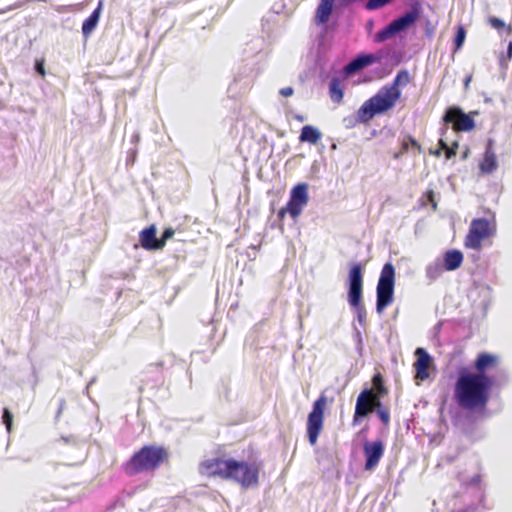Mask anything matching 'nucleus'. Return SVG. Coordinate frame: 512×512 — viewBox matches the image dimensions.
Listing matches in <instances>:
<instances>
[{"instance_id":"23","label":"nucleus","mask_w":512,"mask_h":512,"mask_svg":"<svg viewBox=\"0 0 512 512\" xmlns=\"http://www.w3.org/2000/svg\"><path fill=\"white\" fill-rule=\"evenodd\" d=\"M101 12V3L99 6L90 14V16L82 24V33L84 36H89L92 31L96 28Z\"/></svg>"},{"instance_id":"1","label":"nucleus","mask_w":512,"mask_h":512,"mask_svg":"<svg viewBox=\"0 0 512 512\" xmlns=\"http://www.w3.org/2000/svg\"><path fill=\"white\" fill-rule=\"evenodd\" d=\"M500 365V357L480 352L474 362V372L462 371L454 384L453 397L457 406L467 412H484L490 401L496 378L488 372Z\"/></svg>"},{"instance_id":"10","label":"nucleus","mask_w":512,"mask_h":512,"mask_svg":"<svg viewBox=\"0 0 512 512\" xmlns=\"http://www.w3.org/2000/svg\"><path fill=\"white\" fill-rule=\"evenodd\" d=\"M231 459L220 457L206 459L199 464V472L208 477H219L223 480H228Z\"/></svg>"},{"instance_id":"22","label":"nucleus","mask_w":512,"mask_h":512,"mask_svg":"<svg viewBox=\"0 0 512 512\" xmlns=\"http://www.w3.org/2000/svg\"><path fill=\"white\" fill-rule=\"evenodd\" d=\"M417 19L416 12H408L390 23L395 33L402 31L413 24Z\"/></svg>"},{"instance_id":"13","label":"nucleus","mask_w":512,"mask_h":512,"mask_svg":"<svg viewBox=\"0 0 512 512\" xmlns=\"http://www.w3.org/2000/svg\"><path fill=\"white\" fill-rule=\"evenodd\" d=\"M372 413L371 390L364 389L357 397L353 415V425L360 423L361 419Z\"/></svg>"},{"instance_id":"43","label":"nucleus","mask_w":512,"mask_h":512,"mask_svg":"<svg viewBox=\"0 0 512 512\" xmlns=\"http://www.w3.org/2000/svg\"><path fill=\"white\" fill-rule=\"evenodd\" d=\"M471 80H472V76H471V75H469V76H467V77H466V79H465V81H464V86H465V88H468V87H469V84H470Z\"/></svg>"},{"instance_id":"17","label":"nucleus","mask_w":512,"mask_h":512,"mask_svg":"<svg viewBox=\"0 0 512 512\" xmlns=\"http://www.w3.org/2000/svg\"><path fill=\"white\" fill-rule=\"evenodd\" d=\"M376 60L377 57L374 55H359L344 67V72L347 75H352L364 67L373 64Z\"/></svg>"},{"instance_id":"25","label":"nucleus","mask_w":512,"mask_h":512,"mask_svg":"<svg viewBox=\"0 0 512 512\" xmlns=\"http://www.w3.org/2000/svg\"><path fill=\"white\" fill-rule=\"evenodd\" d=\"M445 268L440 261L433 262L426 267V276L430 280L438 279L444 272Z\"/></svg>"},{"instance_id":"26","label":"nucleus","mask_w":512,"mask_h":512,"mask_svg":"<svg viewBox=\"0 0 512 512\" xmlns=\"http://www.w3.org/2000/svg\"><path fill=\"white\" fill-rule=\"evenodd\" d=\"M372 384L374 393H377L378 395H387L388 389L384 385L383 377L380 373H377L372 378Z\"/></svg>"},{"instance_id":"42","label":"nucleus","mask_w":512,"mask_h":512,"mask_svg":"<svg viewBox=\"0 0 512 512\" xmlns=\"http://www.w3.org/2000/svg\"><path fill=\"white\" fill-rule=\"evenodd\" d=\"M408 140H409V142H408V143H410L413 147H416L417 149H419V150H420L421 146H420V144L416 141V139H415V138H413L412 136H408Z\"/></svg>"},{"instance_id":"28","label":"nucleus","mask_w":512,"mask_h":512,"mask_svg":"<svg viewBox=\"0 0 512 512\" xmlns=\"http://www.w3.org/2000/svg\"><path fill=\"white\" fill-rule=\"evenodd\" d=\"M465 38H466V30L462 25H460L457 28V32H456V35L454 38L455 50H459L462 47V45L465 41Z\"/></svg>"},{"instance_id":"34","label":"nucleus","mask_w":512,"mask_h":512,"mask_svg":"<svg viewBox=\"0 0 512 512\" xmlns=\"http://www.w3.org/2000/svg\"><path fill=\"white\" fill-rule=\"evenodd\" d=\"M379 419L381 420V422L383 423V425L387 426L390 422V412L389 410L384 407L382 409H378V411H376Z\"/></svg>"},{"instance_id":"36","label":"nucleus","mask_w":512,"mask_h":512,"mask_svg":"<svg viewBox=\"0 0 512 512\" xmlns=\"http://www.w3.org/2000/svg\"><path fill=\"white\" fill-rule=\"evenodd\" d=\"M458 148V142H453L451 146H447L445 150V157L446 159H451L454 157L457 153Z\"/></svg>"},{"instance_id":"29","label":"nucleus","mask_w":512,"mask_h":512,"mask_svg":"<svg viewBox=\"0 0 512 512\" xmlns=\"http://www.w3.org/2000/svg\"><path fill=\"white\" fill-rule=\"evenodd\" d=\"M393 0H367L365 3V8L367 10H377L382 8L388 4H390Z\"/></svg>"},{"instance_id":"35","label":"nucleus","mask_w":512,"mask_h":512,"mask_svg":"<svg viewBox=\"0 0 512 512\" xmlns=\"http://www.w3.org/2000/svg\"><path fill=\"white\" fill-rule=\"evenodd\" d=\"M427 201L431 204L433 211L437 210V202L435 200V193L432 189H429L425 193Z\"/></svg>"},{"instance_id":"44","label":"nucleus","mask_w":512,"mask_h":512,"mask_svg":"<svg viewBox=\"0 0 512 512\" xmlns=\"http://www.w3.org/2000/svg\"><path fill=\"white\" fill-rule=\"evenodd\" d=\"M295 118H296L298 121H300V122H303V121H304V117H303V116H301V115H297Z\"/></svg>"},{"instance_id":"15","label":"nucleus","mask_w":512,"mask_h":512,"mask_svg":"<svg viewBox=\"0 0 512 512\" xmlns=\"http://www.w3.org/2000/svg\"><path fill=\"white\" fill-rule=\"evenodd\" d=\"M157 228L154 224L149 225L139 232V242L147 251L161 250L159 238L156 237Z\"/></svg>"},{"instance_id":"16","label":"nucleus","mask_w":512,"mask_h":512,"mask_svg":"<svg viewBox=\"0 0 512 512\" xmlns=\"http://www.w3.org/2000/svg\"><path fill=\"white\" fill-rule=\"evenodd\" d=\"M480 170L484 174H490L498 167L496 154L494 151V140L489 139L486 144L484 157L480 162Z\"/></svg>"},{"instance_id":"18","label":"nucleus","mask_w":512,"mask_h":512,"mask_svg":"<svg viewBox=\"0 0 512 512\" xmlns=\"http://www.w3.org/2000/svg\"><path fill=\"white\" fill-rule=\"evenodd\" d=\"M463 262V254L459 250H448L444 254V262L442 263L445 270L453 271L458 269Z\"/></svg>"},{"instance_id":"41","label":"nucleus","mask_w":512,"mask_h":512,"mask_svg":"<svg viewBox=\"0 0 512 512\" xmlns=\"http://www.w3.org/2000/svg\"><path fill=\"white\" fill-rule=\"evenodd\" d=\"M409 148V143L407 141H403L402 143V149L399 154H396L395 157L397 158L400 154L406 153Z\"/></svg>"},{"instance_id":"33","label":"nucleus","mask_w":512,"mask_h":512,"mask_svg":"<svg viewBox=\"0 0 512 512\" xmlns=\"http://www.w3.org/2000/svg\"><path fill=\"white\" fill-rule=\"evenodd\" d=\"M371 390V405H372V412L374 410L378 411V409H382L385 406L382 405L380 398L384 395H378L377 393H374V390Z\"/></svg>"},{"instance_id":"24","label":"nucleus","mask_w":512,"mask_h":512,"mask_svg":"<svg viewBox=\"0 0 512 512\" xmlns=\"http://www.w3.org/2000/svg\"><path fill=\"white\" fill-rule=\"evenodd\" d=\"M329 96L332 102L339 104L343 100V86L341 80L338 78H332L329 83Z\"/></svg>"},{"instance_id":"37","label":"nucleus","mask_w":512,"mask_h":512,"mask_svg":"<svg viewBox=\"0 0 512 512\" xmlns=\"http://www.w3.org/2000/svg\"><path fill=\"white\" fill-rule=\"evenodd\" d=\"M35 69L36 71L42 76L44 77L46 72H45V68H44V60L41 59V60H37L36 61V64H35Z\"/></svg>"},{"instance_id":"3","label":"nucleus","mask_w":512,"mask_h":512,"mask_svg":"<svg viewBox=\"0 0 512 512\" xmlns=\"http://www.w3.org/2000/svg\"><path fill=\"white\" fill-rule=\"evenodd\" d=\"M399 94L384 85L375 95L366 100L357 111L359 123H368L376 115L385 114L394 108Z\"/></svg>"},{"instance_id":"7","label":"nucleus","mask_w":512,"mask_h":512,"mask_svg":"<svg viewBox=\"0 0 512 512\" xmlns=\"http://www.w3.org/2000/svg\"><path fill=\"white\" fill-rule=\"evenodd\" d=\"M362 294L363 267L360 263H353L350 266L348 273V302L351 307L355 308L359 312V318H361L362 313H365V309L362 304Z\"/></svg>"},{"instance_id":"6","label":"nucleus","mask_w":512,"mask_h":512,"mask_svg":"<svg viewBox=\"0 0 512 512\" xmlns=\"http://www.w3.org/2000/svg\"><path fill=\"white\" fill-rule=\"evenodd\" d=\"M395 284V268L392 263H386L380 273L377 284L376 310L379 314L393 302Z\"/></svg>"},{"instance_id":"31","label":"nucleus","mask_w":512,"mask_h":512,"mask_svg":"<svg viewBox=\"0 0 512 512\" xmlns=\"http://www.w3.org/2000/svg\"><path fill=\"white\" fill-rule=\"evenodd\" d=\"M394 34H395L394 30L391 29V25L389 24L384 29H382L376 33L375 39L378 42H383V41L389 39Z\"/></svg>"},{"instance_id":"30","label":"nucleus","mask_w":512,"mask_h":512,"mask_svg":"<svg viewBox=\"0 0 512 512\" xmlns=\"http://www.w3.org/2000/svg\"><path fill=\"white\" fill-rule=\"evenodd\" d=\"M2 421L6 427L7 432L11 433L13 427V414L8 408L3 409Z\"/></svg>"},{"instance_id":"20","label":"nucleus","mask_w":512,"mask_h":512,"mask_svg":"<svg viewBox=\"0 0 512 512\" xmlns=\"http://www.w3.org/2000/svg\"><path fill=\"white\" fill-rule=\"evenodd\" d=\"M322 137V133L314 126L305 125L301 129L299 136L300 142H307L310 144H317Z\"/></svg>"},{"instance_id":"12","label":"nucleus","mask_w":512,"mask_h":512,"mask_svg":"<svg viewBox=\"0 0 512 512\" xmlns=\"http://www.w3.org/2000/svg\"><path fill=\"white\" fill-rule=\"evenodd\" d=\"M384 444L381 440L366 441L363 444V453L365 456V470H374L384 455Z\"/></svg>"},{"instance_id":"40","label":"nucleus","mask_w":512,"mask_h":512,"mask_svg":"<svg viewBox=\"0 0 512 512\" xmlns=\"http://www.w3.org/2000/svg\"><path fill=\"white\" fill-rule=\"evenodd\" d=\"M280 95H282L283 97H290L293 95L294 93V90L292 87H284V88H281L280 91H279Z\"/></svg>"},{"instance_id":"21","label":"nucleus","mask_w":512,"mask_h":512,"mask_svg":"<svg viewBox=\"0 0 512 512\" xmlns=\"http://www.w3.org/2000/svg\"><path fill=\"white\" fill-rule=\"evenodd\" d=\"M411 77L407 70L403 69L398 71L396 74L394 80L392 83L387 84L386 86L392 90L393 92H396L399 94V98L401 97V87H405L408 83H410Z\"/></svg>"},{"instance_id":"11","label":"nucleus","mask_w":512,"mask_h":512,"mask_svg":"<svg viewBox=\"0 0 512 512\" xmlns=\"http://www.w3.org/2000/svg\"><path fill=\"white\" fill-rule=\"evenodd\" d=\"M443 120L446 123H452L455 131H471L475 127L473 118L465 114L458 107H450L447 109Z\"/></svg>"},{"instance_id":"27","label":"nucleus","mask_w":512,"mask_h":512,"mask_svg":"<svg viewBox=\"0 0 512 512\" xmlns=\"http://www.w3.org/2000/svg\"><path fill=\"white\" fill-rule=\"evenodd\" d=\"M487 22L492 28L496 29L497 31L506 29L507 34L512 33V26L506 25L505 22L503 20H501L500 18H497L495 16H490L487 19Z\"/></svg>"},{"instance_id":"39","label":"nucleus","mask_w":512,"mask_h":512,"mask_svg":"<svg viewBox=\"0 0 512 512\" xmlns=\"http://www.w3.org/2000/svg\"><path fill=\"white\" fill-rule=\"evenodd\" d=\"M438 145H439V148L435 152H433V154L437 157H439L441 155V152L445 151L448 146L447 143L443 139L439 140Z\"/></svg>"},{"instance_id":"38","label":"nucleus","mask_w":512,"mask_h":512,"mask_svg":"<svg viewBox=\"0 0 512 512\" xmlns=\"http://www.w3.org/2000/svg\"><path fill=\"white\" fill-rule=\"evenodd\" d=\"M512 58V42L510 41L509 44H508V47H507V57L506 58H501L500 59V62H501V65H506L507 62Z\"/></svg>"},{"instance_id":"8","label":"nucleus","mask_w":512,"mask_h":512,"mask_svg":"<svg viewBox=\"0 0 512 512\" xmlns=\"http://www.w3.org/2000/svg\"><path fill=\"white\" fill-rule=\"evenodd\" d=\"M327 405V397L322 394L315 400L311 412L307 417V437L310 445L317 443L318 437L324 427V411Z\"/></svg>"},{"instance_id":"32","label":"nucleus","mask_w":512,"mask_h":512,"mask_svg":"<svg viewBox=\"0 0 512 512\" xmlns=\"http://www.w3.org/2000/svg\"><path fill=\"white\" fill-rule=\"evenodd\" d=\"M175 234V230L172 227L164 229L161 237L159 238L161 250L165 247L167 240L171 239Z\"/></svg>"},{"instance_id":"9","label":"nucleus","mask_w":512,"mask_h":512,"mask_svg":"<svg viewBox=\"0 0 512 512\" xmlns=\"http://www.w3.org/2000/svg\"><path fill=\"white\" fill-rule=\"evenodd\" d=\"M307 189L308 187L306 183H299L293 187L286 206L282 207L278 211V218L281 221L284 219L287 213L294 219H296L302 213L303 208L307 205L309 200Z\"/></svg>"},{"instance_id":"5","label":"nucleus","mask_w":512,"mask_h":512,"mask_svg":"<svg viewBox=\"0 0 512 512\" xmlns=\"http://www.w3.org/2000/svg\"><path fill=\"white\" fill-rule=\"evenodd\" d=\"M261 463L238 461L231 459L228 480L234 481L243 488L255 487L259 483Z\"/></svg>"},{"instance_id":"2","label":"nucleus","mask_w":512,"mask_h":512,"mask_svg":"<svg viewBox=\"0 0 512 512\" xmlns=\"http://www.w3.org/2000/svg\"><path fill=\"white\" fill-rule=\"evenodd\" d=\"M168 450L160 445H144L123 464V471L128 476L154 472L168 461Z\"/></svg>"},{"instance_id":"4","label":"nucleus","mask_w":512,"mask_h":512,"mask_svg":"<svg viewBox=\"0 0 512 512\" xmlns=\"http://www.w3.org/2000/svg\"><path fill=\"white\" fill-rule=\"evenodd\" d=\"M496 233V221L492 216L487 218H475L471 221L468 234L465 237L464 245L467 248L480 251L482 242Z\"/></svg>"},{"instance_id":"19","label":"nucleus","mask_w":512,"mask_h":512,"mask_svg":"<svg viewBox=\"0 0 512 512\" xmlns=\"http://www.w3.org/2000/svg\"><path fill=\"white\" fill-rule=\"evenodd\" d=\"M335 0H321L315 15V21L317 24H325L328 22L329 17L333 10V3Z\"/></svg>"},{"instance_id":"14","label":"nucleus","mask_w":512,"mask_h":512,"mask_svg":"<svg viewBox=\"0 0 512 512\" xmlns=\"http://www.w3.org/2000/svg\"><path fill=\"white\" fill-rule=\"evenodd\" d=\"M415 355L417 356V359L413 364L415 378L420 381H424L429 378V368L432 364V358L424 348H417Z\"/></svg>"}]
</instances>
